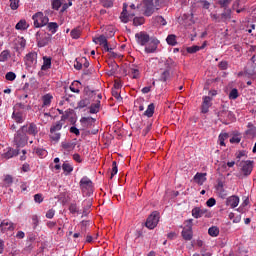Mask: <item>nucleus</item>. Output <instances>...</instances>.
Returning a JSON list of instances; mask_svg holds the SVG:
<instances>
[{"mask_svg": "<svg viewBox=\"0 0 256 256\" xmlns=\"http://www.w3.org/2000/svg\"><path fill=\"white\" fill-rule=\"evenodd\" d=\"M32 21H33L34 27L36 29H39L41 27H45V25L49 23V17L43 14V12H37L32 16Z\"/></svg>", "mask_w": 256, "mask_h": 256, "instance_id": "f257e3e1", "label": "nucleus"}, {"mask_svg": "<svg viewBox=\"0 0 256 256\" xmlns=\"http://www.w3.org/2000/svg\"><path fill=\"white\" fill-rule=\"evenodd\" d=\"M28 139L29 137L27 134L20 128L14 136V143L17 147H25V145H27Z\"/></svg>", "mask_w": 256, "mask_h": 256, "instance_id": "f03ea898", "label": "nucleus"}, {"mask_svg": "<svg viewBox=\"0 0 256 256\" xmlns=\"http://www.w3.org/2000/svg\"><path fill=\"white\" fill-rule=\"evenodd\" d=\"M52 36L49 33H36V41L38 47H47L51 43Z\"/></svg>", "mask_w": 256, "mask_h": 256, "instance_id": "7ed1b4c3", "label": "nucleus"}, {"mask_svg": "<svg viewBox=\"0 0 256 256\" xmlns=\"http://www.w3.org/2000/svg\"><path fill=\"white\" fill-rule=\"evenodd\" d=\"M80 188L83 193L90 196L93 193V181H91L87 176L83 177L80 180Z\"/></svg>", "mask_w": 256, "mask_h": 256, "instance_id": "20e7f679", "label": "nucleus"}, {"mask_svg": "<svg viewBox=\"0 0 256 256\" xmlns=\"http://www.w3.org/2000/svg\"><path fill=\"white\" fill-rule=\"evenodd\" d=\"M236 165H238V167H241V171L242 173L247 177L249 175H251L252 171H253V161L251 160H247V161H237Z\"/></svg>", "mask_w": 256, "mask_h": 256, "instance_id": "39448f33", "label": "nucleus"}, {"mask_svg": "<svg viewBox=\"0 0 256 256\" xmlns=\"http://www.w3.org/2000/svg\"><path fill=\"white\" fill-rule=\"evenodd\" d=\"M22 131L26 134V135H32V137L37 136V134L39 133V128L37 127V124L31 122L28 123L24 126H21Z\"/></svg>", "mask_w": 256, "mask_h": 256, "instance_id": "423d86ee", "label": "nucleus"}, {"mask_svg": "<svg viewBox=\"0 0 256 256\" xmlns=\"http://www.w3.org/2000/svg\"><path fill=\"white\" fill-rule=\"evenodd\" d=\"M135 39L138 45H141L142 47H145V45L151 41V37L145 31L136 33Z\"/></svg>", "mask_w": 256, "mask_h": 256, "instance_id": "0eeeda50", "label": "nucleus"}, {"mask_svg": "<svg viewBox=\"0 0 256 256\" xmlns=\"http://www.w3.org/2000/svg\"><path fill=\"white\" fill-rule=\"evenodd\" d=\"M145 12L144 15L146 17H151L155 11L159 10V5H155L153 0H144Z\"/></svg>", "mask_w": 256, "mask_h": 256, "instance_id": "6e6552de", "label": "nucleus"}, {"mask_svg": "<svg viewBox=\"0 0 256 256\" xmlns=\"http://www.w3.org/2000/svg\"><path fill=\"white\" fill-rule=\"evenodd\" d=\"M93 42L103 47L104 51H106L107 53H111V51H113V48L109 47L107 37H105L104 35H100L99 37L94 38Z\"/></svg>", "mask_w": 256, "mask_h": 256, "instance_id": "1a4fd4ad", "label": "nucleus"}, {"mask_svg": "<svg viewBox=\"0 0 256 256\" xmlns=\"http://www.w3.org/2000/svg\"><path fill=\"white\" fill-rule=\"evenodd\" d=\"M159 223V213L153 212L146 220V227L148 229H155Z\"/></svg>", "mask_w": 256, "mask_h": 256, "instance_id": "9d476101", "label": "nucleus"}, {"mask_svg": "<svg viewBox=\"0 0 256 256\" xmlns=\"http://www.w3.org/2000/svg\"><path fill=\"white\" fill-rule=\"evenodd\" d=\"M24 61L27 67H35V65H37V52H30L26 54Z\"/></svg>", "mask_w": 256, "mask_h": 256, "instance_id": "9b49d317", "label": "nucleus"}, {"mask_svg": "<svg viewBox=\"0 0 256 256\" xmlns=\"http://www.w3.org/2000/svg\"><path fill=\"white\" fill-rule=\"evenodd\" d=\"M0 230L2 233H7V231H15V224H13V222H11L9 219H4L0 223Z\"/></svg>", "mask_w": 256, "mask_h": 256, "instance_id": "f8f14e48", "label": "nucleus"}, {"mask_svg": "<svg viewBox=\"0 0 256 256\" xmlns=\"http://www.w3.org/2000/svg\"><path fill=\"white\" fill-rule=\"evenodd\" d=\"M76 145L77 144H75V142L63 141L61 143L62 152L64 153V155H69V153H71V151L75 149Z\"/></svg>", "mask_w": 256, "mask_h": 256, "instance_id": "ddd939ff", "label": "nucleus"}, {"mask_svg": "<svg viewBox=\"0 0 256 256\" xmlns=\"http://www.w3.org/2000/svg\"><path fill=\"white\" fill-rule=\"evenodd\" d=\"M95 118L93 117H82L80 119V123L84 129H89V127H93L95 125Z\"/></svg>", "mask_w": 256, "mask_h": 256, "instance_id": "4468645a", "label": "nucleus"}, {"mask_svg": "<svg viewBox=\"0 0 256 256\" xmlns=\"http://www.w3.org/2000/svg\"><path fill=\"white\" fill-rule=\"evenodd\" d=\"M227 207H231V209H235L239 205V196L232 195L226 199Z\"/></svg>", "mask_w": 256, "mask_h": 256, "instance_id": "2eb2a0df", "label": "nucleus"}, {"mask_svg": "<svg viewBox=\"0 0 256 256\" xmlns=\"http://www.w3.org/2000/svg\"><path fill=\"white\" fill-rule=\"evenodd\" d=\"M182 237L185 239V241H191L193 239V228L191 225H187L183 230H182Z\"/></svg>", "mask_w": 256, "mask_h": 256, "instance_id": "dca6fc26", "label": "nucleus"}, {"mask_svg": "<svg viewBox=\"0 0 256 256\" xmlns=\"http://www.w3.org/2000/svg\"><path fill=\"white\" fill-rule=\"evenodd\" d=\"M159 45V40L153 39L149 42V44L145 47L146 53H155L157 51V46Z\"/></svg>", "mask_w": 256, "mask_h": 256, "instance_id": "f3484780", "label": "nucleus"}, {"mask_svg": "<svg viewBox=\"0 0 256 256\" xmlns=\"http://www.w3.org/2000/svg\"><path fill=\"white\" fill-rule=\"evenodd\" d=\"M211 107V97L204 96L202 103V113H209V108Z\"/></svg>", "mask_w": 256, "mask_h": 256, "instance_id": "a211bd4d", "label": "nucleus"}, {"mask_svg": "<svg viewBox=\"0 0 256 256\" xmlns=\"http://www.w3.org/2000/svg\"><path fill=\"white\" fill-rule=\"evenodd\" d=\"M248 129L246 130L245 134L250 137L251 139H255L256 137V127L253 123L249 122L247 125Z\"/></svg>", "mask_w": 256, "mask_h": 256, "instance_id": "6ab92c4d", "label": "nucleus"}, {"mask_svg": "<svg viewBox=\"0 0 256 256\" xmlns=\"http://www.w3.org/2000/svg\"><path fill=\"white\" fill-rule=\"evenodd\" d=\"M205 213H207V210L201 209L199 207L192 209V217H194V219H201Z\"/></svg>", "mask_w": 256, "mask_h": 256, "instance_id": "aec40b11", "label": "nucleus"}, {"mask_svg": "<svg viewBox=\"0 0 256 256\" xmlns=\"http://www.w3.org/2000/svg\"><path fill=\"white\" fill-rule=\"evenodd\" d=\"M194 181L198 185H203L205 181H207V173H196V175L194 176Z\"/></svg>", "mask_w": 256, "mask_h": 256, "instance_id": "412c9836", "label": "nucleus"}, {"mask_svg": "<svg viewBox=\"0 0 256 256\" xmlns=\"http://www.w3.org/2000/svg\"><path fill=\"white\" fill-rule=\"evenodd\" d=\"M15 29H17V31H25L29 29V23H27V20L22 19L16 24Z\"/></svg>", "mask_w": 256, "mask_h": 256, "instance_id": "4be33fe9", "label": "nucleus"}, {"mask_svg": "<svg viewBox=\"0 0 256 256\" xmlns=\"http://www.w3.org/2000/svg\"><path fill=\"white\" fill-rule=\"evenodd\" d=\"M120 20L122 23H129V14H127V4H123V10L120 14Z\"/></svg>", "mask_w": 256, "mask_h": 256, "instance_id": "5701e85b", "label": "nucleus"}, {"mask_svg": "<svg viewBox=\"0 0 256 256\" xmlns=\"http://www.w3.org/2000/svg\"><path fill=\"white\" fill-rule=\"evenodd\" d=\"M51 101H53V95H51V93L45 94L42 96V107H49L51 105Z\"/></svg>", "mask_w": 256, "mask_h": 256, "instance_id": "b1692460", "label": "nucleus"}, {"mask_svg": "<svg viewBox=\"0 0 256 256\" xmlns=\"http://www.w3.org/2000/svg\"><path fill=\"white\" fill-rule=\"evenodd\" d=\"M47 69H51V57L44 56L43 57V65L41 67V70L47 71Z\"/></svg>", "mask_w": 256, "mask_h": 256, "instance_id": "393cba45", "label": "nucleus"}, {"mask_svg": "<svg viewBox=\"0 0 256 256\" xmlns=\"http://www.w3.org/2000/svg\"><path fill=\"white\" fill-rule=\"evenodd\" d=\"M80 89H81V82L79 81H74L70 85V91H72V93H81Z\"/></svg>", "mask_w": 256, "mask_h": 256, "instance_id": "a878e982", "label": "nucleus"}, {"mask_svg": "<svg viewBox=\"0 0 256 256\" xmlns=\"http://www.w3.org/2000/svg\"><path fill=\"white\" fill-rule=\"evenodd\" d=\"M46 25L48 31H50L52 35H55V33H57V29H59V24H57L56 22H48Z\"/></svg>", "mask_w": 256, "mask_h": 256, "instance_id": "bb28decb", "label": "nucleus"}, {"mask_svg": "<svg viewBox=\"0 0 256 256\" xmlns=\"http://www.w3.org/2000/svg\"><path fill=\"white\" fill-rule=\"evenodd\" d=\"M12 119H14V121L16 123H23L25 121L23 119V113H21V112H13L12 113Z\"/></svg>", "mask_w": 256, "mask_h": 256, "instance_id": "cd10ccee", "label": "nucleus"}, {"mask_svg": "<svg viewBox=\"0 0 256 256\" xmlns=\"http://www.w3.org/2000/svg\"><path fill=\"white\" fill-rule=\"evenodd\" d=\"M166 42L168 43V45L175 47V45H177V36H175V34L168 35L166 38Z\"/></svg>", "mask_w": 256, "mask_h": 256, "instance_id": "c85d7f7f", "label": "nucleus"}, {"mask_svg": "<svg viewBox=\"0 0 256 256\" xmlns=\"http://www.w3.org/2000/svg\"><path fill=\"white\" fill-rule=\"evenodd\" d=\"M97 103L91 104L90 106V113L91 114H95V113H99V108L101 107V101L96 100Z\"/></svg>", "mask_w": 256, "mask_h": 256, "instance_id": "c756f323", "label": "nucleus"}, {"mask_svg": "<svg viewBox=\"0 0 256 256\" xmlns=\"http://www.w3.org/2000/svg\"><path fill=\"white\" fill-rule=\"evenodd\" d=\"M70 37H72L73 39H79V37H81V28L77 27L72 29L70 32Z\"/></svg>", "mask_w": 256, "mask_h": 256, "instance_id": "7c9ffc66", "label": "nucleus"}, {"mask_svg": "<svg viewBox=\"0 0 256 256\" xmlns=\"http://www.w3.org/2000/svg\"><path fill=\"white\" fill-rule=\"evenodd\" d=\"M155 113V104L148 105L147 110L144 112L145 117H151Z\"/></svg>", "mask_w": 256, "mask_h": 256, "instance_id": "2f4dec72", "label": "nucleus"}, {"mask_svg": "<svg viewBox=\"0 0 256 256\" xmlns=\"http://www.w3.org/2000/svg\"><path fill=\"white\" fill-rule=\"evenodd\" d=\"M208 234L210 237H218L219 236V227L212 226L208 229Z\"/></svg>", "mask_w": 256, "mask_h": 256, "instance_id": "473e14b6", "label": "nucleus"}, {"mask_svg": "<svg viewBox=\"0 0 256 256\" xmlns=\"http://www.w3.org/2000/svg\"><path fill=\"white\" fill-rule=\"evenodd\" d=\"M61 129H63V122H59L57 121L56 123L52 124V126L50 127V131H54V132H59L61 131Z\"/></svg>", "mask_w": 256, "mask_h": 256, "instance_id": "72a5a7b5", "label": "nucleus"}, {"mask_svg": "<svg viewBox=\"0 0 256 256\" xmlns=\"http://www.w3.org/2000/svg\"><path fill=\"white\" fill-rule=\"evenodd\" d=\"M49 137L51 141H55V143H58L59 139H61V133L50 130Z\"/></svg>", "mask_w": 256, "mask_h": 256, "instance_id": "f704fd0d", "label": "nucleus"}, {"mask_svg": "<svg viewBox=\"0 0 256 256\" xmlns=\"http://www.w3.org/2000/svg\"><path fill=\"white\" fill-rule=\"evenodd\" d=\"M11 57V52L9 50H4L0 54V62L4 63V61H7Z\"/></svg>", "mask_w": 256, "mask_h": 256, "instance_id": "c9c22d12", "label": "nucleus"}, {"mask_svg": "<svg viewBox=\"0 0 256 256\" xmlns=\"http://www.w3.org/2000/svg\"><path fill=\"white\" fill-rule=\"evenodd\" d=\"M88 105H91V101L89 99L85 98L78 102V109H85V107H88Z\"/></svg>", "mask_w": 256, "mask_h": 256, "instance_id": "e433bc0d", "label": "nucleus"}, {"mask_svg": "<svg viewBox=\"0 0 256 256\" xmlns=\"http://www.w3.org/2000/svg\"><path fill=\"white\" fill-rule=\"evenodd\" d=\"M62 169H63L65 175H69V173H72V171H73L72 165L67 162L63 163Z\"/></svg>", "mask_w": 256, "mask_h": 256, "instance_id": "4c0bfd02", "label": "nucleus"}, {"mask_svg": "<svg viewBox=\"0 0 256 256\" xmlns=\"http://www.w3.org/2000/svg\"><path fill=\"white\" fill-rule=\"evenodd\" d=\"M201 49H205V43L201 47L199 46L188 47L186 51L187 53H197V51H201Z\"/></svg>", "mask_w": 256, "mask_h": 256, "instance_id": "58836bf2", "label": "nucleus"}, {"mask_svg": "<svg viewBox=\"0 0 256 256\" xmlns=\"http://www.w3.org/2000/svg\"><path fill=\"white\" fill-rule=\"evenodd\" d=\"M36 155H38V157H47V150L43 149V148H35L34 149Z\"/></svg>", "mask_w": 256, "mask_h": 256, "instance_id": "ea45409f", "label": "nucleus"}, {"mask_svg": "<svg viewBox=\"0 0 256 256\" xmlns=\"http://www.w3.org/2000/svg\"><path fill=\"white\" fill-rule=\"evenodd\" d=\"M238 97H239V90H237V88L232 89L229 93V99H231L232 101H235V99H237Z\"/></svg>", "mask_w": 256, "mask_h": 256, "instance_id": "a19ab883", "label": "nucleus"}, {"mask_svg": "<svg viewBox=\"0 0 256 256\" xmlns=\"http://www.w3.org/2000/svg\"><path fill=\"white\" fill-rule=\"evenodd\" d=\"M90 222L88 220H83L80 223V227H81V231L82 233H85V235H87V228L89 227Z\"/></svg>", "mask_w": 256, "mask_h": 256, "instance_id": "79ce46f5", "label": "nucleus"}, {"mask_svg": "<svg viewBox=\"0 0 256 256\" xmlns=\"http://www.w3.org/2000/svg\"><path fill=\"white\" fill-rule=\"evenodd\" d=\"M61 5H63V2L61 0L52 1V9H54L55 11H59V9H61Z\"/></svg>", "mask_w": 256, "mask_h": 256, "instance_id": "37998d69", "label": "nucleus"}, {"mask_svg": "<svg viewBox=\"0 0 256 256\" xmlns=\"http://www.w3.org/2000/svg\"><path fill=\"white\" fill-rule=\"evenodd\" d=\"M5 187H11L13 185V177L11 175H6L4 178Z\"/></svg>", "mask_w": 256, "mask_h": 256, "instance_id": "c03bdc74", "label": "nucleus"}, {"mask_svg": "<svg viewBox=\"0 0 256 256\" xmlns=\"http://www.w3.org/2000/svg\"><path fill=\"white\" fill-rule=\"evenodd\" d=\"M143 23H145V18L143 17H135L133 19V24L135 25V27H139V25H143Z\"/></svg>", "mask_w": 256, "mask_h": 256, "instance_id": "a18cd8bd", "label": "nucleus"}, {"mask_svg": "<svg viewBox=\"0 0 256 256\" xmlns=\"http://www.w3.org/2000/svg\"><path fill=\"white\" fill-rule=\"evenodd\" d=\"M15 155H19V153L16 152L15 150H8V151L4 154V159H11L12 157H15Z\"/></svg>", "mask_w": 256, "mask_h": 256, "instance_id": "49530a36", "label": "nucleus"}, {"mask_svg": "<svg viewBox=\"0 0 256 256\" xmlns=\"http://www.w3.org/2000/svg\"><path fill=\"white\" fill-rule=\"evenodd\" d=\"M10 9L17 11L19 9V0H10Z\"/></svg>", "mask_w": 256, "mask_h": 256, "instance_id": "de8ad7c7", "label": "nucleus"}, {"mask_svg": "<svg viewBox=\"0 0 256 256\" xmlns=\"http://www.w3.org/2000/svg\"><path fill=\"white\" fill-rule=\"evenodd\" d=\"M7 81H15L17 79V75L14 72H8L5 75Z\"/></svg>", "mask_w": 256, "mask_h": 256, "instance_id": "09e8293b", "label": "nucleus"}, {"mask_svg": "<svg viewBox=\"0 0 256 256\" xmlns=\"http://www.w3.org/2000/svg\"><path fill=\"white\" fill-rule=\"evenodd\" d=\"M118 171H119V169L117 168V162L113 161L110 179H113V177H115V174L118 173Z\"/></svg>", "mask_w": 256, "mask_h": 256, "instance_id": "8fccbe9b", "label": "nucleus"}, {"mask_svg": "<svg viewBox=\"0 0 256 256\" xmlns=\"http://www.w3.org/2000/svg\"><path fill=\"white\" fill-rule=\"evenodd\" d=\"M218 67L221 71H227L228 67H229V62L227 61H221L219 64H218Z\"/></svg>", "mask_w": 256, "mask_h": 256, "instance_id": "3c124183", "label": "nucleus"}, {"mask_svg": "<svg viewBox=\"0 0 256 256\" xmlns=\"http://www.w3.org/2000/svg\"><path fill=\"white\" fill-rule=\"evenodd\" d=\"M165 66H166V70L169 71V69H171V67H175V61H173V59L171 58H168L166 61H165Z\"/></svg>", "mask_w": 256, "mask_h": 256, "instance_id": "603ef678", "label": "nucleus"}, {"mask_svg": "<svg viewBox=\"0 0 256 256\" xmlns=\"http://www.w3.org/2000/svg\"><path fill=\"white\" fill-rule=\"evenodd\" d=\"M170 72L169 70H165L162 74H161V77H160V81H163L165 83V81H167V79H169L170 77Z\"/></svg>", "mask_w": 256, "mask_h": 256, "instance_id": "864d4df0", "label": "nucleus"}, {"mask_svg": "<svg viewBox=\"0 0 256 256\" xmlns=\"http://www.w3.org/2000/svg\"><path fill=\"white\" fill-rule=\"evenodd\" d=\"M101 4L109 9V7H113V0H101Z\"/></svg>", "mask_w": 256, "mask_h": 256, "instance_id": "5fc2aeb1", "label": "nucleus"}, {"mask_svg": "<svg viewBox=\"0 0 256 256\" xmlns=\"http://www.w3.org/2000/svg\"><path fill=\"white\" fill-rule=\"evenodd\" d=\"M232 0H219L218 4L220 5V7H222L223 9H226V7L229 6V4L231 3Z\"/></svg>", "mask_w": 256, "mask_h": 256, "instance_id": "6e6d98bb", "label": "nucleus"}, {"mask_svg": "<svg viewBox=\"0 0 256 256\" xmlns=\"http://www.w3.org/2000/svg\"><path fill=\"white\" fill-rule=\"evenodd\" d=\"M51 117L50 113H44L41 115V121H43V123H49V118Z\"/></svg>", "mask_w": 256, "mask_h": 256, "instance_id": "4d7b16f0", "label": "nucleus"}, {"mask_svg": "<svg viewBox=\"0 0 256 256\" xmlns=\"http://www.w3.org/2000/svg\"><path fill=\"white\" fill-rule=\"evenodd\" d=\"M73 5V2L71 0H69L68 3H65L62 5V9H61V13H65L66 10L69 9V7H71Z\"/></svg>", "mask_w": 256, "mask_h": 256, "instance_id": "13d9d810", "label": "nucleus"}, {"mask_svg": "<svg viewBox=\"0 0 256 256\" xmlns=\"http://www.w3.org/2000/svg\"><path fill=\"white\" fill-rule=\"evenodd\" d=\"M230 143H241V136H239V134L234 135L230 139Z\"/></svg>", "mask_w": 256, "mask_h": 256, "instance_id": "bf43d9fd", "label": "nucleus"}, {"mask_svg": "<svg viewBox=\"0 0 256 256\" xmlns=\"http://www.w3.org/2000/svg\"><path fill=\"white\" fill-rule=\"evenodd\" d=\"M34 201L35 203H41L43 201V194L41 193L35 194Z\"/></svg>", "mask_w": 256, "mask_h": 256, "instance_id": "052dcab7", "label": "nucleus"}, {"mask_svg": "<svg viewBox=\"0 0 256 256\" xmlns=\"http://www.w3.org/2000/svg\"><path fill=\"white\" fill-rule=\"evenodd\" d=\"M70 133H73L74 135H76L77 137H79L81 135V132L79 131V129L75 126L70 127Z\"/></svg>", "mask_w": 256, "mask_h": 256, "instance_id": "680f3d73", "label": "nucleus"}, {"mask_svg": "<svg viewBox=\"0 0 256 256\" xmlns=\"http://www.w3.org/2000/svg\"><path fill=\"white\" fill-rule=\"evenodd\" d=\"M69 211H70V213H72L73 215L75 214V213H78V209H77V204H70V206H69Z\"/></svg>", "mask_w": 256, "mask_h": 256, "instance_id": "e2e57ef3", "label": "nucleus"}, {"mask_svg": "<svg viewBox=\"0 0 256 256\" xmlns=\"http://www.w3.org/2000/svg\"><path fill=\"white\" fill-rule=\"evenodd\" d=\"M216 203H217V200H215V198H210L207 200L206 205L207 207H214Z\"/></svg>", "mask_w": 256, "mask_h": 256, "instance_id": "0e129e2a", "label": "nucleus"}, {"mask_svg": "<svg viewBox=\"0 0 256 256\" xmlns=\"http://www.w3.org/2000/svg\"><path fill=\"white\" fill-rule=\"evenodd\" d=\"M156 21L157 23H160V25H167V21L163 16H156Z\"/></svg>", "mask_w": 256, "mask_h": 256, "instance_id": "69168bd1", "label": "nucleus"}, {"mask_svg": "<svg viewBox=\"0 0 256 256\" xmlns=\"http://www.w3.org/2000/svg\"><path fill=\"white\" fill-rule=\"evenodd\" d=\"M53 217H55V211L53 209L48 210L46 213V218L53 219Z\"/></svg>", "mask_w": 256, "mask_h": 256, "instance_id": "338daca9", "label": "nucleus"}, {"mask_svg": "<svg viewBox=\"0 0 256 256\" xmlns=\"http://www.w3.org/2000/svg\"><path fill=\"white\" fill-rule=\"evenodd\" d=\"M131 74H132V79H139V69H132Z\"/></svg>", "mask_w": 256, "mask_h": 256, "instance_id": "774afa93", "label": "nucleus"}]
</instances>
